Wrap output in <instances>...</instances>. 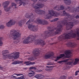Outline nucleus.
Listing matches in <instances>:
<instances>
[{"label":"nucleus","mask_w":79,"mask_h":79,"mask_svg":"<svg viewBox=\"0 0 79 79\" xmlns=\"http://www.w3.org/2000/svg\"><path fill=\"white\" fill-rule=\"evenodd\" d=\"M0 68H1V66L0 65Z\"/></svg>","instance_id":"49"},{"label":"nucleus","mask_w":79,"mask_h":79,"mask_svg":"<svg viewBox=\"0 0 79 79\" xmlns=\"http://www.w3.org/2000/svg\"><path fill=\"white\" fill-rule=\"evenodd\" d=\"M3 42H2V40H0V46H2L3 45Z\"/></svg>","instance_id":"33"},{"label":"nucleus","mask_w":79,"mask_h":79,"mask_svg":"<svg viewBox=\"0 0 79 79\" xmlns=\"http://www.w3.org/2000/svg\"><path fill=\"white\" fill-rule=\"evenodd\" d=\"M45 71H48V69H45Z\"/></svg>","instance_id":"47"},{"label":"nucleus","mask_w":79,"mask_h":79,"mask_svg":"<svg viewBox=\"0 0 79 79\" xmlns=\"http://www.w3.org/2000/svg\"><path fill=\"white\" fill-rule=\"evenodd\" d=\"M25 17H26V18H27V17L26 16H25Z\"/></svg>","instance_id":"50"},{"label":"nucleus","mask_w":79,"mask_h":79,"mask_svg":"<svg viewBox=\"0 0 79 79\" xmlns=\"http://www.w3.org/2000/svg\"><path fill=\"white\" fill-rule=\"evenodd\" d=\"M35 78L38 79H43L45 77L44 75L42 74H37L36 75L35 77Z\"/></svg>","instance_id":"15"},{"label":"nucleus","mask_w":79,"mask_h":79,"mask_svg":"<svg viewBox=\"0 0 79 79\" xmlns=\"http://www.w3.org/2000/svg\"><path fill=\"white\" fill-rule=\"evenodd\" d=\"M34 57H35V56H34Z\"/></svg>","instance_id":"53"},{"label":"nucleus","mask_w":79,"mask_h":79,"mask_svg":"<svg viewBox=\"0 0 79 79\" xmlns=\"http://www.w3.org/2000/svg\"><path fill=\"white\" fill-rule=\"evenodd\" d=\"M53 68V66H46V68Z\"/></svg>","instance_id":"32"},{"label":"nucleus","mask_w":79,"mask_h":79,"mask_svg":"<svg viewBox=\"0 0 79 79\" xmlns=\"http://www.w3.org/2000/svg\"><path fill=\"white\" fill-rule=\"evenodd\" d=\"M77 73H79V70L78 71H77Z\"/></svg>","instance_id":"48"},{"label":"nucleus","mask_w":79,"mask_h":79,"mask_svg":"<svg viewBox=\"0 0 79 79\" xmlns=\"http://www.w3.org/2000/svg\"><path fill=\"white\" fill-rule=\"evenodd\" d=\"M69 45L72 48L74 47L76 44L74 42H70L69 44Z\"/></svg>","instance_id":"23"},{"label":"nucleus","mask_w":79,"mask_h":79,"mask_svg":"<svg viewBox=\"0 0 79 79\" xmlns=\"http://www.w3.org/2000/svg\"><path fill=\"white\" fill-rule=\"evenodd\" d=\"M28 27L30 30L33 31H37V28H36L35 26L34 25L29 24L28 26Z\"/></svg>","instance_id":"12"},{"label":"nucleus","mask_w":79,"mask_h":79,"mask_svg":"<svg viewBox=\"0 0 79 79\" xmlns=\"http://www.w3.org/2000/svg\"><path fill=\"white\" fill-rule=\"evenodd\" d=\"M68 60H69V59H66L63 60L59 61L58 62V63H65V62H67V61H68Z\"/></svg>","instance_id":"24"},{"label":"nucleus","mask_w":79,"mask_h":79,"mask_svg":"<svg viewBox=\"0 0 79 79\" xmlns=\"http://www.w3.org/2000/svg\"><path fill=\"white\" fill-rule=\"evenodd\" d=\"M37 68L35 67H33V69H36Z\"/></svg>","instance_id":"39"},{"label":"nucleus","mask_w":79,"mask_h":79,"mask_svg":"<svg viewBox=\"0 0 79 79\" xmlns=\"http://www.w3.org/2000/svg\"><path fill=\"white\" fill-rule=\"evenodd\" d=\"M2 11L1 10H0V15H2Z\"/></svg>","instance_id":"44"},{"label":"nucleus","mask_w":79,"mask_h":79,"mask_svg":"<svg viewBox=\"0 0 79 79\" xmlns=\"http://www.w3.org/2000/svg\"><path fill=\"white\" fill-rule=\"evenodd\" d=\"M27 59L29 61H32L33 60H34V58L30 57Z\"/></svg>","instance_id":"26"},{"label":"nucleus","mask_w":79,"mask_h":79,"mask_svg":"<svg viewBox=\"0 0 79 79\" xmlns=\"http://www.w3.org/2000/svg\"><path fill=\"white\" fill-rule=\"evenodd\" d=\"M5 28V26L3 25H1L0 26V29H3Z\"/></svg>","instance_id":"29"},{"label":"nucleus","mask_w":79,"mask_h":79,"mask_svg":"<svg viewBox=\"0 0 79 79\" xmlns=\"http://www.w3.org/2000/svg\"><path fill=\"white\" fill-rule=\"evenodd\" d=\"M64 24H67V26H69V27H70V29H71V28H72V27H73L74 26L73 23L69 22V23H66V22H64Z\"/></svg>","instance_id":"16"},{"label":"nucleus","mask_w":79,"mask_h":79,"mask_svg":"<svg viewBox=\"0 0 79 79\" xmlns=\"http://www.w3.org/2000/svg\"><path fill=\"white\" fill-rule=\"evenodd\" d=\"M14 75H16V76H23V74H14V75H13L11 76V77H12V78H16V76H14Z\"/></svg>","instance_id":"22"},{"label":"nucleus","mask_w":79,"mask_h":79,"mask_svg":"<svg viewBox=\"0 0 79 79\" xmlns=\"http://www.w3.org/2000/svg\"><path fill=\"white\" fill-rule=\"evenodd\" d=\"M35 38L34 36H32L31 38L28 37L24 40L23 43L26 44H28V43H32V42L35 41Z\"/></svg>","instance_id":"7"},{"label":"nucleus","mask_w":79,"mask_h":79,"mask_svg":"<svg viewBox=\"0 0 79 79\" xmlns=\"http://www.w3.org/2000/svg\"><path fill=\"white\" fill-rule=\"evenodd\" d=\"M9 52L8 50H5L4 51V52L2 54L3 57L4 58H7L9 59H12L14 58V59H17L19 58V52H14L10 54H4L6 53H8Z\"/></svg>","instance_id":"2"},{"label":"nucleus","mask_w":79,"mask_h":79,"mask_svg":"<svg viewBox=\"0 0 79 79\" xmlns=\"http://www.w3.org/2000/svg\"><path fill=\"white\" fill-rule=\"evenodd\" d=\"M23 61H15L12 63V64H21V63H22Z\"/></svg>","instance_id":"21"},{"label":"nucleus","mask_w":79,"mask_h":79,"mask_svg":"<svg viewBox=\"0 0 79 79\" xmlns=\"http://www.w3.org/2000/svg\"><path fill=\"white\" fill-rule=\"evenodd\" d=\"M64 2H67L68 5H69L71 3V1L70 0H64Z\"/></svg>","instance_id":"27"},{"label":"nucleus","mask_w":79,"mask_h":79,"mask_svg":"<svg viewBox=\"0 0 79 79\" xmlns=\"http://www.w3.org/2000/svg\"><path fill=\"white\" fill-rule=\"evenodd\" d=\"M52 64H50V63L47 64V65H52Z\"/></svg>","instance_id":"38"},{"label":"nucleus","mask_w":79,"mask_h":79,"mask_svg":"<svg viewBox=\"0 0 79 79\" xmlns=\"http://www.w3.org/2000/svg\"><path fill=\"white\" fill-rule=\"evenodd\" d=\"M0 6H1V4H0Z\"/></svg>","instance_id":"51"},{"label":"nucleus","mask_w":79,"mask_h":79,"mask_svg":"<svg viewBox=\"0 0 79 79\" xmlns=\"http://www.w3.org/2000/svg\"><path fill=\"white\" fill-rule=\"evenodd\" d=\"M31 18H34V15H32L31 16Z\"/></svg>","instance_id":"41"},{"label":"nucleus","mask_w":79,"mask_h":79,"mask_svg":"<svg viewBox=\"0 0 79 79\" xmlns=\"http://www.w3.org/2000/svg\"><path fill=\"white\" fill-rule=\"evenodd\" d=\"M24 64H26V65H33V64H35V62H31L30 61H25L24 62Z\"/></svg>","instance_id":"18"},{"label":"nucleus","mask_w":79,"mask_h":79,"mask_svg":"<svg viewBox=\"0 0 79 79\" xmlns=\"http://www.w3.org/2000/svg\"><path fill=\"white\" fill-rule=\"evenodd\" d=\"M43 71V70H40L38 71V72H42Z\"/></svg>","instance_id":"37"},{"label":"nucleus","mask_w":79,"mask_h":79,"mask_svg":"<svg viewBox=\"0 0 79 79\" xmlns=\"http://www.w3.org/2000/svg\"><path fill=\"white\" fill-rule=\"evenodd\" d=\"M15 23H16V21H15V20L13 19H11L8 22L6 23V26H7V27H10L11 26L15 25Z\"/></svg>","instance_id":"8"},{"label":"nucleus","mask_w":79,"mask_h":79,"mask_svg":"<svg viewBox=\"0 0 79 79\" xmlns=\"http://www.w3.org/2000/svg\"><path fill=\"white\" fill-rule=\"evenodd\" d=\"M61 26H59L56 29V34H59L60 32H61Z\"/></svg>","instance_id":"17"},{"label":"nucleus","mask_w":79,"mask_h":79,"mask_svg":"<svg viewBox=\"0 0 79 79\" xmlns=\"http://www.w3.org/2000/svg\"><path fill=\"white\" fill-rule=\"evenodd\" d=\"M58 20V19H55L51 21H56Z\"/></svg>","instance_id":"34"},{"label":"nucleus","mask_w":79,"mask_h":79,"mask_svg":"<svg viewBox=\"0 0 79 79\" xmlns=\"http://www.w3.org/2000/svg\"><path fill=\"white\" fill-rule=\"evenodd\" d=\"M59 79H66V77L64 76H62Z\"/></svg>","instance_id":"30"},{"label":"nucleus","mask_w":79,"mask_h":79,"mask_svg":"<svg viewBox=\"0 0 79 79\" xmlns=\"http://www.w3.org/2000/svg\"><path fill=\"white\" fill-rule=\"evenodd\" d=\"M63 13L64 15H65V14H66V12H65V11H64L63 12Z\"/></svg>","instance_id":"42"},{"label":"nucleus","mask_w":79,"mask_h":79,"mask_svg":"<svg viewBox=\"0 0 79 79\" xmlns=\"http://www.w3.org/2000/svg\"><path fill=\"white\" fill-rule=\"evenodd\" d=\"M38 52H39V49H36L33 52V56H37L38 53H37Z\"/></svg>","instance_id":"19"},{"label":"nucleus","mask_w":79,"mask_h":79,"mask_svg":"<svg viewBox=\"0 0 79 79\" xmlns=\"http://www.w3.org/2000/svg\"><path fill=\"white\" fill-rule=\"evenodd\" d=\"M29 69H33V67H30Z\"/></svg>","instance_id":"36"},{"label":"nucleus","mask_w":79,"mask_h":79,"mask_svg":"<svg viewBox=\"0 0 79 79\" xmlns=\"http://www.w3.org/2000/svg\"><path fill=\"white\" fill-rule=\"evenodd\" d=\"M33 2H37V0H32Z\"/></svg>","instance_id":"45"},{"label":"nucleus","mask_w":79,"mask_h":79,"mask_svg":"<svg viewBox=\"0 0 79 79\" xmlns=\"http://www.w3.org/2000/svg\"><path fill=\"white\" fill-rule=\"evenodd\" d=\"M55 13H54V12L53 10H50L49 14H48L46 16V18H47L48 19H49L52 16H55Z\"/></svg>","instance_id":"11"},{"label":"nucleus","mask_w":79,"mask_h":79,"mask_svg":"<svg viewBox=\"0 0 79 79\" xmlns=\"http://www.w3.org/2000/svg\"><path fill=\"white\" fill-rule=\"evenodd\" d=\"M77 74H78V73L76 71L75 72V75L77 76Z\"/></svg>","instance_id":"40"},{"label":"nucleus","mask_w":79,"mask_h":79,"mask_svg":"<svg viewBox=\"0 0 79 79\" xmlns=\"http://www.w3.org/2000/svg\"><path fill=\"white\" fill-rule=\"evenodd\" d=\"M54 52H48L46 55L44 56V58H49L51 56H52L54 55Z\"/></svg>","instance_id":"10"},{"label":"nucleus","mask_w":79,"mask_h":79,"mask_svg":"<svg viewBox=\"0 0 79 79\" xmlns=\"http://www.w3.org/2000/svg\"><path fill=\"white\" fill-rule=\"evenodd\" d=\"M77 35L78 38V40H79V28L76 29V31L72 30L69 33L66 34L65 36L63 35L60 36V38L62 39H70L71 37L72 38H75Z\"/></svg>","instance_id":"1"},{"label":"nucleus","mask_w":79,"mask_h":79,"mask_svg":"<svg viewBox=\"0 0 79 79\" xmlns=\"http://www.w3.org/2000/svg\"><path fill=\"white\" fill-rule=\"evenodd\" d=\"M37 23H40L41 24H47L48 23L47 21H44L40 19H38L37 20Z\"/></svg>","instance_id":"14"},{"label":"nucleus","mask_w":79,"mask_h":79,"mask_svg":"<svg viewBox=\"0 0 79 79\" xmlns=\"http://www.w3.org/2000/svg\"><path fill=\"white\" fill-rule=\"evenodd\" d=\"M54 10H63L64 9V6H63L61 5L60 6H56L54 7Z\"/></svg>","instance_id":"13"},{"label":"nucleus","mask_w":79,"mask_h":79,"mask_svg":"<svg viewBox=\"0 0 79 79\" xmlns=\"http://www.w3.org/2000/svg\"><path fill=\"white\" fill-rule=\"evenodd\" d=\"M19 25L20 26H21L23 25V20H21L19 22Z\"/></svg>","instance_id":"25"},{"label":"nucleus","mask_w":79,"mask_h":79,"mask_svg":"<svg viewBox=\"0 0 79 79\" xmlns=\"http://www.w3.org/2000/svg\"><path fill=\"white\" fill-rule=\"evenodd\" d=\"M71 51L69 50H67L66 51L64 54H61L60 55V56H58L56 58L55 60V61H57L58 60H60V58H63V57H64L65 58H69V57L71 56Z\"/></svg>","instance_id":"4"},{"label":"nucleus","mask_w":79,"mask_h":79,"mask_svg":"<svg viewBox=\"0 0 79 79\" xmlns=\"http://www.w3.org/2000/svg\"><path fill=\"white\" fill-rule=\"evenodd\" d=\"M79 59L78 58H76L75 60H72L71 61L67 63V64L68 65L72 64H73L74 65L77 64V63L79 62Z\"/></svg>","instance_id":"9"},{"label":"nucleus","mask_w":79,"mask_h":79,"mask_svg":"<svg viewBox=\"0 0 79 79\" xmlns=\"http://www.w3.org/2000/svg\"><path fill=\"white\" fill-rule=\"evenodd\" d=\"M45 44L44 42L42 43V45H45Z\"/></svg>","instance_id":"43"},{"label":"nucleus","mask_w":79,"mask_h":79,"mask_svg":"<svg viewBox=\"0 0 79 79\" xmlns=\"http://www.w3.org/2000/svg\"><path fill=\"white\" fill-rule=\"evenodd\" d=\"M79 18V17L78 16H77L76 17V18Z\"/></svg>","instance_id":"46"},{"label":"nucleus","mask_w":79,"mask_h":79,"mask_svg":"<svg viewBox=\"0 0 79 79\" xmlns=\"http://www.w3.org/2000/svg\"><path fill=\"white\" fill-rule=\"evenodd\" d=\"M53 69V68L51 69Z\"/></svg>","instance_id":"52"},{"label":"nucleus","mask_w":79,"mask_h":79,"mask_svg":"<svg viewBox=\"0 0 79 79\" xmlns=\"http://www.w3.org/2000/svg\"><path fill=\"white\" fill-rule=\"evenodd\" d=\"M36 42L38 43H41V42H42V40L40 39H39L37 40Z\"/></svg>","instance_id":"28"},{"label":"nucleus","mask_w":79,"mask_h":79,"mask_svg":"<svg viewBox=\"0 0 79 79\" xmlns=\"http://www.w3.org/2000/svg\"><path fill=\"white\" fill-rule=\"evenodd\" d=\"M34 74H35V72L33 71H31L30 72L28 73V76H29V77H32L34 76Z\"/></svg>","instance_id":"20"},{"label":"nucleus","mask_w":79,"mask_h":79,"mask_svg":"<svg viewBox=\"0 0 79 79\" xmlns=\"http://www.w3.org/2000/svg\"><path fill=\"white\" fill-rule=\"evenodd\" d=\"M31 20H29L26 23L27 25H28V24H29L30 23H31Z\"/></svg>","instance_id":"31"},{"label":"nucleus","mask_w":79,"mask_h":79,"mask_svg":"<svg viewBox=\"0 0 79 79\" xmlns=\"http://www.w3.org/2000/svg\"><path fill=\"white\" fill-rule=\"evenodd\" d=\"M43 6H44L43 4L40 3H37L36 5L35 6H34V8L35 9H36L35 10V13L38 14L43 13V12H44V11L40 9H37L39 8H42L43 7Z\"/></svg>","instance_id":"5"},{"label":"nucleus","mask_w":79,"mask_h":79,"mask_svg":"<svg viewBox=\"0 0 79 79\" xmlns=\"http://www.w3.org/2000/svg\"><path fill=\"white\" fill-rule=\"evenodd\" d=\"M9 3H10V2L9 1H6L3 3L4 10L6 11H9L11 8L12 6H16V3L14 2H12L11 3L12 6H10L8 8L7 7V6L8 5Z\"/></svg>","instance_id":"6"},{"label":"nucleus","mask_w":79,"mask_h":79,"mask_svg":"<svg viewBox=\"0 0 79 79\" xmlns=\"http://www.w3.org/2000/svg\"><path fill=\"white\" fill-rule=\"evenodd\" d=\"M19 79H24V77L23 76H22L20 77L19 78Z\"/></svg>","instance_id":"35"},{"label":"nucleus","mask_w":79,"mask_h":79,"mask_svg":"<svg viewBox=\"0 0 79 79\" xmlns=\"http://www.w3.org/2000/svg\"><path fill=\"white\" fill-rule=\"evenodd\" d=\"M21 34L18 32L17 31L13 30L10 31V36L14 40H16V41L15 42V44H17L19 42V40H18L17 38L20 37Z\"/></svg>","instance_id":"3"}]
</instances>
